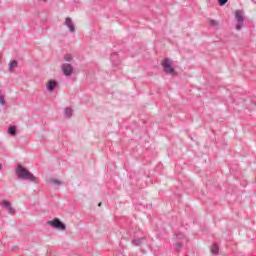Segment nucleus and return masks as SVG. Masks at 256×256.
Here are the masks:
<instances>
[{"mask_svg": "<svg viewBox=\"0 0 256 256\" xmlns=\"http://www.w3.org/2000/svg\"><path fill=\"white\" fill-rule=\"evenodd\" d=\"M15 174L18 179H24L25 181H31V183H39V178L33 175L29 170H27L22 165H18L15 169Z\"/></svg>", "mask_w": 256, "mask_h": 256, "instance_id": "f257e3e1", "label": "nucleus"}, {"mask_svg": "<svg viewBox=\"0 0 256 256\" xmlns=\"http://www.w3.org/2000/svg\"><path fill=\"white\" fill-rule=\"evenodd\" d=\"M47 225L53 227L54 229H58V231H65L67 226L63 223L59 218H54L52 221H48Z\"/></svg>", "mask_w": 256, "mask_h": 256, "instance_id": "f03ea898", "label": "nucleus"}, {"mask_svg": "<svg viewBox=\"0 0 256 256\" xmlns=\"http://www.w3.org/2000/svg\"><path fill=\"white\" fill-rule=\"evenodd\" d=\"M60 69L65 77H71L73 75V65L69 63L62 64Z\"/></svg>", "mask_w": 256, "mask_h": 256, "instance_id": "39448f33", "label": "nucleus"}, {"mask_svg": "<svg viewBox=\"0 0 256 256\" xmlns=\"http://www.w3.org/2000/svg\"><path fill=\"white\" fill-rule=\"evenodd\" d=\"M175 249L177 251H181V249H183V244H181V242H178L175 244Z\"/></svg>", "mask_w": 256, "mask_h": 256, "instance_id": "f3484780", "label": "nucleus"}, {"mask_svg": "<svg viewBox=\"0 0 256 256\" xmlns=\"http://www.w3.org/2000/svg\"><path fill=\"white\" fill-rule=\"evenodd\" d=\"M3 169V166L0 164V170Z\"/></svg>", "mask_w": 256, "mask_h": 256, "instance_id": "aec40b11", "label": "nucleus"}, {"mask_svg": "<svg viewBox=\"0 0 256 256\" xmlns=\"http://www.w3.org/2000/svg\"><path fill=\"white\" fill-rule=\"evenodd\" d=\"M46 87H47V91H49V93H53V91H55V87H57V81L49 80L46 84Z\"/></svg>", "mask_w": 256, "mask_h": 256, "instance_id": "6e6552de", "label": "nucleus"}, {"mask_svg": "<svg viewBox=\"0 0 256 256\" xmlns=\"http://www.w3.org/2000/svg\"><path fill=\"white\" fill-rule=\"evenodd\" d=\"M211 253H213V255H219V246L217 244L212 245Z\"/></svg>", "mask_w": 256, "mask_h": 256, "instance_id": "ddd939ff", "label": "nucleus"}, {"mask_svg": "<svg viewBox=\"0 0 256 256\" xmlns=\"http://www.w3.org/2000/svg\"><path fill=\"white\" fill-rule=\"evenodd\" d=\"M235 19L237 21L236 30L241 31V29H243V23L245 21V17H243V11L236 10L235 11Z\"/></svg>", "mask_w": 256, "mask_h": 256, "instance_id": "7ed1b4c3", "label": "nucleus"}, {"mask_svg": "<svg viewBox=\"0 0 256 256\" xmlns=\"http://www.w3.org/2000/svg\"><path fill=\"white\" fill-rule=\"evenodd\" d=\"M209 25L210 27H219V21L211 19L209 20Z\"/></svg>", "mask_w": 256, "mask_h": 256, "instance_id": "2eb2a0df", "label": "nucleus"}, {"mask_svg": "<svg viewBox=\"0 0 256 256\" xmlns=\"http://www.w3.org/2000/svg\"><path fill=\"white\" fill-rule=\"evenodd\" d=\"M8 133L9 135H11L12 137H15V135H17V126H10L8 128Z\"/></svg>", "mask_w": 256, "mask_h": 256, "instance_id": "9b49d317", "label": "nucleus"}, {"mask_svg": "<svg viewBox=\"0 0 256 256\" xmlns=\"http://www.w3.org/2000/svg\"><path fill=\"white\" fill-rule=\"evenodd\" d=\"M17 67H19V62H17V60H12L8 64V71L13 73L14 69H17Z\"/></svg>", "mask_w": 256, "mask_h": 256, "instance_id": "1a4fd4ad", "label": "nucleus"}, {"mask_svg": "<svg viewBox=\"0 0 256 256\" xmlns=\"http://www.w3.org/2000/svg\"><path fill=\"white\" fill-rule=\"evenodd\" d=\"M229 0H218V4L220 5V7H223L224 5H227Z\"/></svg>", "mask_w": 256, "mask_h": 256, "instance_id": "a211bd4d", "label": "nucleus"}, {"mask_svg": "<svg viewBox=\"0 0 256 256\" xmlns=\"http://www.w3.org/2000/svg\"><path fill=\"white\" fill-rule=\"evenodd\" d=\"M64 61H68V62L73 61V56H71L70 54H66L64 56Z\"/></svg>", "mask_w": 256, "mask_h": 256, "instance_id": "dca6fc26", "label": "nucleus"}, {"mask_svg": "<svg viewBox=\"0 0 256 256\" xmlns=\"http://www.w3.org/2000/svg\"><path fill=\"white\" fill-rule=\"evenodd\" d=\"M1 93H3V91H2V90H0V95H1Z\"/></svg>", "mask_w": 256, "mask_h": 256, "instance_id": "412c9836", "label": "nucleus"}, {"mask_svg": "<svg viewBox=\"0 0 256 256\" xmlns=\"http://www.w3.org/2000/svg\"><path fill=\"white\" fill-rule=\"evenodd\" d=\"M64 25H66L70 33H75V24L73 23V20L71 18H66Z\"/></svg>", "mask_w": 256, "mask_h": 256, "instance_id": "423d86ee", "label": "nucleus"}, {"mask_svg": "<svg viewBox=\"0 0 256 256\" xmlns=\"http://www.w3.org/2000/svg\"><path fill=\"white\" fill-rule=\"evenodd\" d=\"M162 67L166 75H173V73H175V68L171 66V60L169 58H165L162 61Z\"/></svg>", "mask_w": 256, "mask_h": 256, "instance_id": "20e7f679", "label": "nucleus"}, {"mask_svg": "<svg viewBox=\"0 0 256 256\" xmlns=\"http://www.w3.org/2000/svg\"><path fill=\"white\" fill-rule=\"evenodd\" d=\"M144 241H145V237L136 238L132 240V245H134L135 247H140V245H143Z\"/></svg>", "mask_w": 256, "mask_h": 256, "instance_id": "9d476101", "label": "nucleus"}, {"mask_svg": "<svg viewBox=\"0 0 256 256\" xmlns=\"http://www.w3.org/2000/svg\"><path fill=\"white\" fill-rule=\"evenodd\" d=\"M49 183H52V185H57V186L62 184L61 180H58V179H55V178H50Z\"/></svg>", "mask_w": 256, "mask_h": 256, "instance_id": "4468645a", "label": "nucleus"}, {"mask_svg": "<svg viewBox=\"0 0 256 256\" xmlns=\"http://www.w3.org/2000/svg\"><path fill=\"white\" fill-rule=\"evenodd\" d=\"M0 105H1L2 107H4V105H5V96H3V95H1V94H0Z\"/></svg>", "mask_w": 256, "mask_h": 256, "instance_id": "6ab92c4d", "label": "nucleus"}, {"mask_svg": "<svg viewBox=\"0 0 256 256\" xmlns=\"http://www.w3.org/2000/svg\"><path fill=\"white\" fill-rule=\"evenodd\" d=\"M1 205L7 208V211L10 215H15L16 211L11 207V202L4 200L2 201Z\"/></svg>", "mask_w": 256, "mask_h": 256, "instance_id": "0eeeda50", "label": "nucleus"}, {"mask_svg": "<svg viewBox=\"0 0 256 256\" xmlns=\"http://www.w3.org/2000/svg\"><path fill=\"white\" fill-rule=\"evenodd\" d=\"M64 113L68 119H71V117H73V109H71V107H67Z\"/></svg>", "mask_w": 256, "mask_h": 256, "instance_id": "f8f14e48", "label": "nucleus"}]
</instances>
